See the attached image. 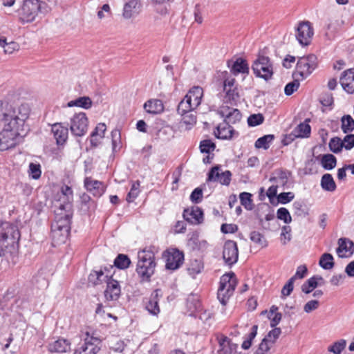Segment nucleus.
<instances>
[{"label":"nucleus","mask_w":354,"mask_h":354,"mask_svg":"<svg viewBox=\"0 0 354 354\" xmlns=\"http://www.w3.org/2000/svg\"><path fill=\"white\" fill-rule=\"evenodd\" d=\"M66 106L68 107L77 106L88 109L92 106V100L89 97H80L75 100L68 102Z\"/></svg>","instance_id":"obj_32"},{"label":"nucleus","mask_w":354,"mask_h":354,"mask_svg":"<svg viewBox=\"0 0 354 354\" xmlns=\"http://www.w3.org/2000/svg\"><path fill=\"white\" fill-rule=\"evenodd\" d=\"M203 96V90L201 86H194L185 95V97L191 102L196 109L201 103Z\"/></svg>","instance_id":"obj_26"},{"label":"nucleus","mask_w":354,"mask_h":354,"mask_svg":"<svg viewBox=\"0 0 354 354\" xmlns=\"http://www.w3.org/2000/svg\"><path fill=\"white\" fill-rule=\"evenodd\" d=\"M218 113L224 121L228 124H236L241 119V113L239 109L232 108L228 105L223 104L218 111Z\"/></svg>","instance_id":"obj_15"},{"label":"nucleus","mask_w":354,"mask_h":354,"mask_svg":"<svg viewBox=\"0 0 354 354\" xmlns=\"http://www.w3.org/2000/svg\"><path fill=\"white\" fill-rule=\"evenodd\" d=\"M257 328H258V326L257 325H254L252 327L250 333L245 337V340L243 341V342L241 345V347L243 349L247 350L250 348V346L252 345V342L257 334Z\"/></svg>","instance_id":"obj_50"},{"label":"nucleus","mask_w":354,"mask_h":354,"mask_svg":"<svg viewBox=\"0 0 354 354\" xmlns=\"http://www.w3.org/2000/svg\"><path fill=\"white\" fill-rule=\"evenodd\" d=\"M354 68L344 71L340 77V84L343 89L348 93H354Z\"/></svg>","instance_id":"obj_20"},{"label":"nucleus","mask_w":354,"mask_h":354,"mask_svg":"<svg viewBox=\"0 0 354 354\" xmlns=\"http://www.w3.org/2000/svg\"><path fill=\"white\" fill-rule=\"evenodd\" d=\"M62 196L60 200L62 201L59 204H67L70 203L72 205L73 200V193L72 189L68 185H64L61 188Z\"/></svg>","instance_id":"obj_38"},{"label":"nucleus","mask_w":354,"mask_h":354,"mask_svg":"<svg viewBox=\"0 0 354 354\" xmlns=\"http://www.w3.org/2000/svg\"><path fill=\"white\" fill-rule=\"evenodd\" d=\"M187 306L191 312H194L200 308L201 304L197 298L190 296L187 299Z\"/></svg>","instance_id":"obj_63"},{"label":"nucleus","mask_w":354,"mask_h":354,"mask_svg":"<svg viewBox=\"0 0 354 354\" xmlns=\"http://www.w3.org/2000/svg\"><path fill=\"white\" fill-rule=\"evenodd\" d=\"M250 240L262 248L267 246V241L263 235L257 231H252L250 234Z\"/></svg>","instance_id":"obj_48"},{"label":"nucleus","mask_w":354,"mask_h":354,"mask_svg":"<svg viewBox=\"0 0 354 354\" xmlns=\"http://www.w3.org/2000/svg\"><path fill=\"white\" fill-rule=\"evenodd\" d=\"M295 198L293 192H282L277 195V201L281 204H287L292 201Z\"/></svg>","instance_id":"obj_59"},{"label":"nucleus","mask_w":354,"mask_h":354,"mask_svg":"<svg viewBox=\"0 0 354 354\" xmlns=\"http://www.w3.org/2000/svg\"><path fill=\"white\" fill-rule=\"evenodd\" d=\"M324 282L322 277L315 275L309 278L304 283H303L301 286V290L306 294H309L318 286L322 285Z\"/></svg>","instance_id":"obj_29"},{"label":"nucleus","mask_w":354,"mask_h":354,"mask_svg":"<svg viewBox=\"0 0 354 354\" xmlns=\"http://www.w3.org/2000/svg\"><path fill=\"white\" fill-rule=\"evenodd\" d=\"M252 69L257 77L266 81L270 80L274 73L272 62L268 57L263 55L259 56L253 62Z\"/></svg>","instance_id":"obj_6"},{"label":"nucleus","mask_w":354,"mask_h":354,"mask_svg":"<svg viewBox=\"0 0 354 354\" xmlns=\"http://www.w3.org/2000/svg\"><path fill=\"white\" fill-rule=\"evenodd\" d=\"M224 91H225L226 94L223 99V104L227 105L229 104L230 105H235L239 98L238 88H232L224 89Z\"/></svg>","instance_id":"obj_33"},{"label":"nucleus","mask_w":354,"mask_h":354,"mask_svg":"<svg viewBox=\"0 0 354 354\" xmlns=\"http://www.w3.org/2000/svg\"><path fill=\"white\" fill-rule=\"evenodd\" d=\"M341 122V129L344 133H350L354 130V120L350 115H344Z\"/></svg>","instance_id":"obj_40"},{"label":"nucleus","mask_w":354,"mask_h":354,"mask_svg":"<svg viewBox=\"0 0 354 354\" xmlns=\"http://www.w3.org/2000/svg\"><path fill=\"white\" fill-rule=\"evenodd\" d=\"M203 268V266L201 264V261L195 260L188 268V272L191 275L194 276L200 273Z\"/></svg>","instance_id":"obj_62"},{"label":"nucleus","mask_w":354,"mask_h":354,"mask_svg":"<svg viewBox=\"0 0 354 354\" xmlns=\"http://www.w3.org/2000/svg\"><path fill=\"white\" fill-rule=\"evenodd\" d=\"M20 233L15 225L0 220V244H14L19 241Z\"/></svg>","instance_id":"obj_9"},{"label":"nucleus","mask_w":354,"mask_h":354,"mask_svg":"<svg viewBox=\"0 0 354 354\" xmlns=\"http://www.w3.org/2000/svg\"><path fill=\"white\" fill-rule=\"evenodd\" d=\"M319 265L324 270H331L334 266V258L330 253H324L319 261Z\"/></svg>","instance_id":"obj_36"},{"label":"nucleus","mask_w":354,"mask_h":354,"mask_svg":"<svg viewBox=\"0 0 354 354\" xmlns=\"http://www.w3.org/2000/svg\"><path fill=\"white\" fill-rule=\"evenodd\" d=\"M104 282L106 283V288L104 291V296L106 300H118L121 293V288L119 282L113 278H110Z\"/></svg>","instance_id":"obj_18"},{"label":"nucleus","mask_w":354,"mask_h":354,"mask_svg":"<svg viewBox=\"0 0 354 354\" xmlns=\"http://www.w3.org/2000/svg\"><path fill=\"white\" fill-rule=\"evenodd\" d=\"M277 218L283 221L286 224H289L292 222L290 214L286 207H280L277 209Z\"/></svg>","instance_id":"obj_53"},{"label":"nucleus","mask_w":354,"mask_h":354,"mask_svg":"<svg viewBox=\"0 0 354 354\" xmlns=\"http://www.w3.org/2000/svg\"><path fill=\"white\" fill-rule=\"evenodd\" d=\"M346 342L344 339H340L333 343L328 348V351L334 354H341L342 351L346 348Z\"/></svg>","instance_id":"obj_54"},{"label":"nucleus","mask_w":354,"mask_h":354,"mask_svg":"<svg viewBox=\"0 0 354 354\" xmlns=\"http://www.w3.org/2000/svg\"><path fill=\"white\" fill-rule=\"evenodd\" d=\"M131 264V260L127 255L120 254L114 260V266L119 269H127Z\"/></svg>","instance_id":"obj_44"},{"label":"nucleus","mask_w":354,"mask_h":354,"mask_svg":"<svg viewBox=\"0 0 354 354\" xmlns=\"http://www.w3.org/2000/svg\"><path fill=\"white\" fill-rule=\"evenodd\" d=\"M181 115L183 116V118L180 124L181 125L185 124L187 126V129H190L192 126H194L196 124V116L195 114L192 113V111Z\"/></svg>","instance_id":"obj_51"},{"label":"nucleus","mask_w":354,"mask_h":354,"mask_svg":"<svg viewBox=\"0 0 354 354\" xmlns=\"http://www.w3.org/2000/svg\"><path fill=\"white\" fill-rule=\"evenodd\" d=\"M21 135L12 132L11 130L3 127L0 132V151L8 150L16 146L19 142V138Z\"/></svg>","instance_id":"obj_11"},{"label":"nucleus","mask_w":354,"mask_h":354,"mask_svg":"<svg viewBox=\"0 0 354 354\" xmlns=\"http://www.w3.org/2000/svg\"><path fill=\"white\" fill-rule=\"evenodd\" d=\"M183 216L185 221L193 225H198L203 221V212L198 207H192L190 209H185Z\"/></svg>","instance_id":"obj_19"},{"label":"nucleus","mask_w":354,"mask_h":354,"mask_svg":"<svg viewBox=\"0 0 354 354\" xmlns=\"http://www.w3.org/2000/svg\"><path fill=\"white\" fill-rule=\"evenodd\" d=\"M336 252L339 258H347L354 253V243L348 238H340Z\"/></svg>","instance_id":"obj_17"},{"label":"nucleus","mask_w":354,"mask_h":354,"mask_svg":"<svg viewBox=\"0 0 354 354\" xmlns=\"http://www.w3.org/2000/svg\"><path fill=\"white\" fill-rule=\"evenodd\" d=\"M189 244L192 245L194 248L198 250L205 249L207 243L205 240H200L198 234L196 232L192 233L189 239Z\"/></svg>","instance_id":"obj_39"},{"label":"nucleus","mask_w":354,"mask_h":354,"mask_svg":"<svg viewBox=\"0 0 354 354\" xmlns=\"http://www.w3.org/2000/svg\"><path fill=\"white\" fill-rule=\"evenodd\" d=\"M195 109L192 106L191 102L185 97L179 103L177 111L180 115H185L188 113Z\"/></svg>","instance_id":"obj_45"},{"label":"nucleus","mask_w":354,"mask_h":354,"mask_svg":"<svg viewBox=\"0 0 354 354\" xmlns=\"http://www.w3.org/2000/svg\"><path fill=\"white\" fill-rule=\"evenodd\" d=\"M70 232L58 229L57 224H51V237L55 245H59L66 242Z\"/></svg>","instance_id":"obj_27"},{"label":"nucleus","mask_w":354,"mask_h":354,"mask_svg":"<svg viewBox=\"0 0 354 354\" xmlns=\"http://www.w3.org/2000/svg\"><path fill=\"white\" fill-rule=\"evenodd\" d=\"M50 353H65L70 350L71 343L67 339L60 338L48 344Z\"/></svg>","instance_id":"obj_28"},{"label":"nucleus","mask_w":354,"mask_h":354,"mask_svg":"<svg viewBox=\"0 0 354 354\" xmlns=\"http://www.w3.org/2000/svg\"><path fill=\"white\" fill-rule=\"evenodd\" d=\"M223 173L221 166L216 165L213 167L207 174V180L209 182H218L220 178L221 174Z\"/></svg>","instance_id":"obj_52"},{"label":"nucleus","mask_w":354,"mask_h":354,"mask_svg":"<svg viewBox=\"0 0 354 354\" xmlns=\"http://www.w3.org/2000/svg\"><path fill=\"white\" fill-rule=\"evenodd\" d=\"M84 186L88 192L95 197L101 196L104 192L103 184L98 180L86 178L84 180Z\"/></svg>","instance_id":"obj_25"},{"label":"nucleus","mask_w":354,"mask_h":354,"mask_svg":"<svg viewBox=\"0 0 354 354\" xmlns=\"http://www.w3.org/2000/svg\"><path fill=\"white\" fill-rule=\"evenodd\" d=\"M329 148L335 153L340 152L344 148L342 140L338 137L331 138L329 142Z\"/></svg>","instance_id":"obj_55"},{"label":"nucleus","mask_w":354,"mask_h":354,"mask_svg":"<svg viewBox=\"0 0 354 354\" xmlns=\"http://www.w3.org/2000/svg\"><path fill=\"white\" fill-rule=\"evenodd\" d=\"M291 227L289 225H284L281 227V241L283 245H286L291 240Z\"/></svg>","instance_id":"obj_60"},{"label":"nucleus","mask_w":354,"mask_h":354,"mask_svg":"<svg viewBox=\"0 0 354 354\" xmlns=\"http://www.w3.org/2000/svg\"><path fill=\"white\" fill-rule=\"evenodd\" d=\"M141 5L138 0H129L124 5L122 15L125 19H131L139 14Z\"/></svg>","instance_id":"obj_24"},{"label":"nucleus","mask_w":354,"mask_h":354,"mask_svg":"<svg viewBox=\"0 0 354 354\" xmlns=\"http://www.w3.org/2000/svg\"><path fill=\"white\" fill-rule=\"evenodd\" d=\"M336 163V158L332 154H325L321 159V164L322 167L326 170H330L335 168Z\"/></svg>","instance_id":"obj_42"},{"label":"nucleus","mask_w":354,"mask_h":354,"mask_svg":"<svg viewBox=\"0 0 354 354\" xmlns=\"http://www.w3.org/2000/svg\"><path fill=\"white\" fill-rule=\"evenodd\" d=\"M28 174L30 178L37 180L41 174V165L39 163L30 162L28 167Z\"/></svg>","instance_id":"obj_49"},{"label":"nucleus","mask_w":354,"mask_h":354,"mask_svg":"<svg viewBox=\"0 0 354 354\" xmlns=\"http://www.w3.org/2000/svg\"><path fill=\"white\" fill-rule=\"evenodd\" d=\"M215 144L210 140H205L201 142L200 149L202 153H209L215 149Z\"/></svg>","instance_id":"obj_61"},{"label":"nucleus","mask_w":354,"mask_h":354,"mask_svg":"<svg viewBox=\"0 0 354 354\" xmlns=\"http://www.w3.org/2000/svg\"><path fill=\"white\" fill-rule=\"evenodd\" d=\"M166 259L165 267L168 270H175L180 267L184 261V254L176 248L167 250L164 253Z\"/></svg>","instance_id":"obj_12"},{"label":"nucleus","mask_w":354,"mask_h":354,"mask_svg":"<svg viewBox=\"0 0 354 354\" xmlns=\"http://www.w3.org/2000/svg\"><path fill=\"white\" fill-rule=\"evenodd\" d=\"M139 187L140 183L138 182H135L132 184L131 188L127 196V201L129 203L133 202L137 198L140 192Z\"/></svg>","instance_id":"obj_57"},{"label":"nucleus","mask_w":354,"mask_h":354,"mask_svg":"<svg viewBox=\"0 0 354 354\" xmlns=\"http://www.w3.org/2000/svg\"><path fill=\"white\" fill-rule=\"evenodd\" d=\"M264 118L262 114H252L248 118V124L250 127H256L263 123Z\"/></svg>","instance_id":"obj_58"},{"label":"nucleus","mask_w":354,"mask_h":354,"mask_svg":"<svg viewBox=\"0 0 354 354\" xmlns=\"http://www.w3.org/2000/svg\"><path fill=\"white\" fill-rule=\"evenodd\" d=\"M317 67V57L313 54L301 57L298 59L296 68L293 73L294 78L303 80L307 78Z\"/></svg>","instance_id":"obj_3"},{"label":"nucleus","mask_w":354,"mask_h":354,"mask_svg":"<svg viewBox=\"0 0 354 354\" xmlns=\"http://www.w3.org/2000/svg\"><path fill=\"white\" fill-rule=\"evenodd\" d=\"M231 71L235 75L239 73L248 74L249 66L246 60L241 57L237 58L232 66Z\"/></svg>","instance_id":"obj_31"},{"label":"nucleus","mask_w":354,"mask_h":354,"mask_svg":"<svg viewBox=\"0 0 354 354\" xmlns=\"http://www.w3.org/2000/svg\"><path fill=\"white\" fill-rule=\"evenodd\" d=\"M112 150L115 153L120 149L122 147L121 134L118 129H115L111 131Z\"/></svg>","instance_id":"obj_43"},{"label":"nucleus","mask_w":354,"mask_h":354,"mask_svg":"<svg viewBox=\"0 0 354 354\" xmlns=\"http://www.w3.org/2000/svg\"><path fill=\"white\" fill-rule=\"evenodd\" d=\"M88 118L84 112L73 115L70 121V129L75 136L82 137L86 134L88 129Z\"/></svg>","instance_id":"obj_10"},{"label":"nucleus","mask_w":354,"mask_h":354,"mask_svg":"<svg viewBox=\"0 0 354 354\" xmlns=\"http://www.w3.org/2000/svg\"><path fill=\"white\" fill-rule=\"evenodd\" d=\"M55 218L52 224H57L58 229L67 232L71 230V219L73 216V205L70 203L59 204L55 210Z\"/></svg>","instance_id":"obj_5"},{"label":"nucleus","mask_w":354,"mask_h":354,"mask_svg":"<svg viewBox=\"0 0 354 354\" xmlns=\"http://www.w3.org/2000/svg\"><path fill=\"white\" fill-rule=\"evenodd\" d=\"M111 269H113L112 266H111L109 268L104 267L100 270H94L89 274L88 279L95 285L102 283L110 278H112L111 273Z\"/></svg>","instance_id":"obj_21"},{"label":"nucleus","mask_w":354,"mask_h":354,"mask_svg":"<svg viewBox=\"0 0 354 354\" xmlns=\"http://www.w3.org/2000/svg\"><path fill=\"white\" fill-rule=\"evenodd\" d=\"M82 338L84 342L75 350L73 354H97L100 351V339L90 331L84 333Z\"/></svg>","instance_id":"obj_7"},{"label":"nucleus","mask_w":354,"mask_h":354,"mask_svg":"<svg viewBox=\"0 0 354 354\" xmlns=\"http://www.w3.org/2000/svg\"><path fill=\"white\" fill-rule=\"evenodd\" d=\"M291 176V172L286 169H277L272 176L270 178L269 180L274 183L278 187H281L283 189H288L289 178Z\"/></svg>","instance_id":"obj_16"},{"label":"nucleus","mask_w":354,"mask_h":354,"mask_svg":"<svg viewBox=\"0 0 354 354\" xmlns=\"http://www.w3.org/2000/svg\"><path fill=\"white\" fill-rule=\"evenodd\" d=\"M274 138V136L271 134L263 136L256 140L254 146L257 149H268Z\"/></svg>","instance_id":"obj_41"},{"label":"nucleus","mask_w":354,"mask_h":354,"mask_svg":"<svg viewBox=\"0 0 354 354\" xmlns=\"http://www.w3.org/2000/svg\"><path fill=\"white\" fill-rule=\"evenodd\" d=\"M241 204L244 206L247 210H252L254 207V204L252 200V194L248 192H242L239 195Z\"/></svg>","instance_id":"obj_47"},{"label":"nucleus","mask_w":354,"mask_h":354,"mask_svg":"<svg viewBox=\"0 0 354 354\" xmlns=\"http://www.w3.org/2000/svg\"><path fill=\"white\" fill-rule=\"evenodd\" d=\"M51 132L57 145H63L66 142L68 135V129L66 127H64L60 123H55L52 125Z\"/></svg>","instance_id":"obj_23"},{"label":"nucleus","mask_w":354,"mask_h":354,"mask_svg":"<svg viewBox=\"0 0 354 354\" xmlns=\"http://www.w3.org/2000/svg\"><path fill=\"white\" fill-rule=\"evenodd\" d=\"M216 136L219 139L228 140L232 138L234 136L239 135L227 122H225L220 124L214 131Z\"/></svg>","instance_id":"obj_22"},{"label":"nucleus","mask_w":354,"mask_h":354,"mask_svg":"<svg viewBox=\"0 0 354 354\" xmlns=\"http://www.w3.org/2000/svg\"><path fill=\"white\" fill-rule=\"evenodd\" d=\"M223 258L226 264L232 266L239 258L237 244L235 241L227 240L225 242L223 250Z\"/></svg>","instance_id":"obj_14"},{"label":"nucleus","mask_w":354,"mask_h":354,"mask_svg":"<svg viewBox=\"0 0 354 354\" xmlns=\"http://www.w3.org/2000/svg\"><path fill=\"white\" fill-rule=\"evenodd\" d=\"M314 32L309 21L299 24L296 30V38L302 46H308L313 38Z\"/></svg>","instance_id":"obj_13"},{"label":"nucleus","mask_w":354,"mask_h":354,"mask_svg":"<svg viewBox=\"0 0 354 354\" xmlns=\"http://www.w3.org/2000/svg\"><path fill=\"white\" fill-rule=\"evenodd\" d=\"M311 128L307 123H301L295 129V136L300 138H308L310 134Z\"/></svg>","instance_id":"obj_46"},{"label":"nucleus","mask_w":354,"mask_h":354,"mask_svg":"<svg viewBox=\"0 0 354 354\" xmlns=\"http://www.w3.org/2000/svg\"><path fill=\"white\" fill-rule=\"evenodd\" d=\"M301 80L299 77L295 78V80L287 84L284 88V93L286 95H292L297 91L299 86V81Z\"/></svg>","instance_id":"obj_56"},{"label":"nucleus","mask_w":354,"mask_h":354,"mask_svg":"<svg viewBox=\"0 0 354 354\" xmlns=\"http://www.w3.org/2000/svg\"><path fill=\"white\" fill-rule=\"evenodd\" d=\"M343 147L351 150L354 147V134L346 135L342 140Z\"/></svg>","instance_id":"obj_64"},{"label":"nucleus","mask_w":354,"mask_h":354,"mask_svg":"<svg viewBox=\"0 0 354 354\" xmlns=\"http://www.w3.org/2000/svg\"><path fill=\"white\" fill-rule=\"evenodd\" d=\"M40 10L39 0H24L21 8L19 11V19L23 23L32 22L35 20Z\"/></svg>","instance_id":"obj_8"},{"label":"nucleus","mask_w":354,"mask_h":354,"mask_svg":"<svg viewBox=\"0 0 354 354\" xmlns=\"http://www.w3.org/2000/svg\"><path fill=\"white\" fill-rule=\"evenodd\" d=\"M156 266L155 254L152 250L145 249L138 252L136 272L141 282L150 281Z\"/></svg>","instance_id":"obj_2"},{"label":"nucleus","mask_w":354,"mask_h":354,"mask_svg":"<svg viewBox=\"0 0 354 354\" xmlns=\"http://www.w3.org/2000/svg\"><path fill=\"white\" fill-rule=\"evenodd\" d=\"M30 107L28 103L4 104L0 100V121L3 127L21 135L28 119Z\"/></svg>","instance_id":"obj_1"},{"label":"nucleus","mask_w":354,"mask_h":354,"mask_svg":"<svg viewBox=\"0 0 354 354\" xmlns=\"http://www.w3.org/2000/svg\"><path fill=\"white\" fill-rule=\"evenodd\" d=\"M158 294L151 295L150 299L146 304V310L152 315H158L160 313L158 306V300L157 299Z\"/></svg>","instance_id":"obj_35"},{"label":"nucleus","mask_w":354,"mask_h":354,"mask_svg":"<svg viewBox=\"0 0 354 354\" xmlns=\"http://www.w3.org/2000/svg\"><path fill=\"white\" fill-rule=\"evenodd\" d=\"M322 188L327 192H334L336 189V184L330 174H325L321 179Z\"/></svg>","instance_id":"obj_34"},{"label":"nucleus","mask_w":354,"mask_h":354,"mask_svg":"<svg viewBox=\"0 0 354 354\" xmlns=\"http://www.w3.org/2000/svg\"><path fill=\"white\" fill-rule=\"evenodd\" d=\"M236 284L235 274L233 272L223 274L220 281L217 298L225 306L232 295Z\"/></svg>","instance_id":"obj_4"},{"label":"nucleus","mask_w":354,"mask_h":354,"mask_svg":"<svg viewBox=\"0 0 354 354\" xmlns=\"http://www.w3.org/2000/svg\"><path fill=\"white\" fill-rule=\"evenodd\" d=\"M219 349L218 354H231L232 351V346L230 340L225 336H222L218 339Z\"/></svg>","instance_id":"obj_37"},{"label":"nucleus","mask_w":354,"mask_h":354,"mask_svg":"<svg viewBox=\"0 0 354 354\" xmlns=\"http://www.w3.org/2000/svg\"><path fill=\"white\" fill-rule=\"evenodd\" d=\"M144 109L149 113L158 114L163 111L164 106L160 100H149L145 103Z\"/></svg>","instance_id":"obj_30"}]
</instances>
